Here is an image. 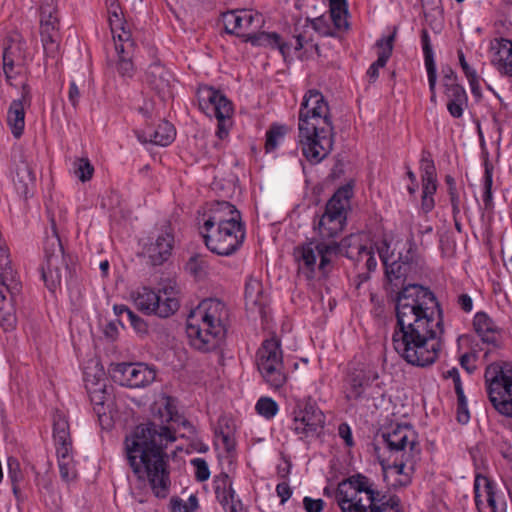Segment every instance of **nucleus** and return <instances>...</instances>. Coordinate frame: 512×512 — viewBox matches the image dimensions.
Returning a JSON list of instances; mask_svg holds the SVG:
<instances>
[{"mask_svg":"<svg viewBox=\"0 0 512 512\" xmlns=\"http://www.w3.org/2000/svg\"><path fill=\"white\" fill-rule=\"evenodd\" d=\"M172 75L159 62H153L146 71V82L159 94L169 91Z\"/></svg>","mask_w":512,"mask_h":512,"instance_id":"obj_32","label":"nucleus"},{"mask_svg":"<svg viewBox=\"0 0 512 512\" xmlns=\"http://www.w3.org/2000/svg\"><path fill=\"white\" fill-rule=\"evenodd\" d=\"M353 194L352 183L349 182L339 187L326 203L324 213L316 221L346 222L347 211L350 208V200L353 197Z\"/></svg>","mask_w":512,"mask_h":512,"instance_id":"obj_21","label":"nucleus"},{"mask_svg":"<svg viewBox=\"0 0 512 512\" xmlns=\"http://www.w3.org/2000/svg\"><path fill=\"white\" fill-rule=\"evenodd\" d=\"M384 268V288L389 297L392 298L400 289L408 285L406 284V276L409 270H407L405 263L395 260L384 265Z\"/></svg>","mask_w":512,"mask_h":512,"instance_id":"obj_28","label":"nucleus"},{"mask_svg":"<svg viewBox=\"0 0 512 512\" xmlns=\"http://www.w3.org/2000/svg\"><path fill=\"white\" fill-rule=\"evenodd\" d=\"M174 232L170 223H165L158 232L142 243L140 256L150 266L163 265L172 255Z\"/></svg>","mask_w":512,"mask_h":512,"instance_id":"obj_14","label":"nucleus"},{"mask_svg":"<svg viewBox=\"0 0 512 512\" xmlns=\"http://www.w3.org/2000/svg\"><path fill=\"white\" fill-rule=\"evenodd\" d=\"M176 136L174 126L168 121H161L156 128H147L137 133V138L142 143H152L159 146H167L173 142Z\"/></svg>","mask_w":512,"mask_h":512,"instance_id":"obj_27","label":"nucleus"},{"mask_svg":"<svg viewBox=\"0 0 512 512\" xmlns=\"http://www.w3.org/2000/svg\"><path fill=\"white\" fill-rule=\"evenodd\" d=\"M445 95L447 96L448 100L456 101V102H463L468 101L467 93L463 86L460 84H451L449 87H446L444 90Z\"/></svg>","mask_w":512,"mask_h":512,"instance_id":"obj_52","label":"nucleus"},{"mask_svg":"<svg viewBox=\"0 0 512 512\" xmlns=\"http://www.w3.org/2000/svg\"><path fill=\"white\" fill-rule=\"evenodd\" d=\"M310 22L312 28L320 35L335 37V32L331 30L327 20L324 17H317Z\"/></svg>","mask_w":512,"mask_h":512,"instance_id":"obj_56","label":"nucleus"},{"mask_svg":"<svg viewBox=\"0 0 512 512\" xmlns=\"http://www.w3.org/2000/svg\"><path fill=\"white\" fill-rule=\"evenodd\" d=\"M51 235H47L43 244L44 260L41 264V275L50 291L60 286L63 272H67L63 246L58 235L56 221L50 217Z\"/></svg>","mask_w":512,"mask_h":512,"instance_id":"obj_8","label":"nucleus"},{"mask_svg":"<svg viewBox=\"0 0 512 512\" xmlns=\"http://www.w3.org/2000/svg\"><path fill=\"white\" fill-rule=\"evenodd\" d=\"M115 315L118 317V323L123 325V316H127V324H129L136 332L145 333L147 332V325L145 321L135 314L126 305H114L113 307Z\"/></svg>","mask_w":512,"mask_h":512,"instance_id":"obj_39","label":"nucleus"},{"mask_svg":"<svg viewBox=\"0 0 512 512\" xmlns=\"http://www.w3.org/2000/svg\"><path fill=\"white\" fill-rule=\"evenodd\" d=\"M360 236L357 234H350L341 241L324 243L321 242L315 248H318L319 264H316V270L318 269L323 275L328 274L332 267L333 262L339 256H345L350 259L354 257L355 251L361 246Z\"/></svg>","mask_w":512,"mask_h":512,"instance_id":"obj_16","label":"nucleus"},{"mask_svg":"<svg viewBox=\"0 0 512 512\" xmlns=\"http://www.w3.org/2000/svg\"><path fill=\"white\" fill-rule=\"evenodd\" d=\"M348 14V5L346 0H330V15Z\"/></svg>","mask_w":512,"mask_h":512,"instance_id":"obj_62","label":"nucleus"},{"mask_svg":"<svg viewBox=\"0 0 512 512\" xmlns=\"http://www.w3.org/2000/svg\"><path fill=\"white\" fill-rule=\"evenodd\" d=\"M199 227L212 228L215 226L245 225L241 213L227 201H214L198 219Z\"/></svg>","mask_w":512,"mask_h":512,"instance_id":"obj_19","label":"nucleus"},{"mask_svg":"<svg viewBox=\"0 0 512 512\" xmlns=\"http://www.w3.org/2000/svg\"><path fill=\"white\" fill-rule=\"evenodd\" d=\"M338 434L344 440L346 446L352 447L354 445L351 428L347 423H341L339 425Z\"/></svg>","mask_w":512,"mask_h":512,"instance_id":"obj_63","label":"nucleus"},{"mask_svg":"<svg viewBox=\"0 0 512 512\" xmlns=\"http://www.w3.org/2000/svg\"><path fill=\"white\" fill-rule=\"evenodd\" d=\"M115 50L118 55L116 69L123 78H132L135 73L133 57L136 49L135 42L131 38L130 31H124L114 36Z\"/></svg>","mask_w":512,"mask_h":512,"instance_id":"obj_22","label":"nucleus"},{"mask_svg":"<svg viewBox=\"0 0 512 512\" xmlns=\"http://www.w3.org/2000/svg\"><path fill=\"white\" fill-rule=\"evenodd\" d=\"M373 250L374 248L372 246L368 247L366 245L361 244V246L358 247V250L355 251L354 257L350 258V260L356 263H360L363 261L365 262V260L367 259V257H369Z\"/></svg>","mask_w":512,"mask_h":512,"instance_id":"obj_64","label":"nucleus"},{"mask_svg":"<svg viewBox=\"0 0 512 512\" xmlns=\"http://www.w3.org/2000/svg\"><path fill=\"white\" fill-rule=\"evenodd\" d=\"M391 300L396 316L392 341L397 353L413 366L434 364L444 333L443 311L435 294L428 287L409 283Z\"/></svg>","mask_w":512,"mask_h":512,"instance_id":"obj_1","label":"nucleus"},{"mask_svg":"<svg viewBox=\"0 0 512 512\" xmlns=\"http://www.w3.org/2000/svg\"><path fill=\"white\" fill-rule=\"evenodd\" d=\"M468 101L456 102L448 100L447 109L450 115L454 118H461L464 112V108L467 106Z\"/></svg>","mask_w":512,"mask_h":512,"instance_id":"obj_60","label":"nucleus"},{"mask_svg":"<svg viewBox=\"0 0 512 512\" xmlns=\"http://www.w3.org/2000/svg\"><path fill=\"white\" fill-rule=\"evenodd\" d=\"M40 36L46 57L56 59L59 55L60 35L40 33Z\"/></svg>","mask_w":512,"mask_h":512,"instance_id":"obj_44","label":"nucleus"},{"mask_svg":"<svg viewBox=\"0 0 512 512\" xmlns=\"http://www.w3.org/2000/svg\"><path fill=\"white\" fill-rule=\"evenodd\" d=\"M191 465L195 468V479L199 482H204L210 477V470L208 464L203 458H194L191 460Z\"/></svg>","mask_w":512,"mask_h":512,"instance_id":"obj_51","label":"nucleus"},{"mask_svg":"<svg viewBox=\"0 0 512 512\" xmlns=\"http://www.w3.org/2000/svg\"><path fill=\"white\" fill-rule=\"evenodd\" d=\"M176 441L175 431L155 422L142 423L125 438V454L133 473L147 478L157 498H166L170 490L168 444Z\"/></svg>","mask_w":512,"mask_h":512,"instance_id":"obj_2","label":"nucleus"},{"mask_svg":"<svg viewBox=\"0 0 512 512\" xmlns=\"http://www.w3.org/2000/svg\"><path fill=\"white\" fill-rule=\"evenodd\" d=\"M443 377L453 380L455 393L457 395V420L459 423L466 424L469 421L470 415L460 379L459 370L456 367H453L450 370L444 372Z\"/></svg>","mask_w":512,"mask_h":512,"instance_id":"obj_34","label":"nucleus"},{"mask_svg":"<svg viewBox=\"0 0 512 512\" xmlns=\"http://www.w3.org/2000/svg\"><path fill=\"white\" fill-rule=\"evenodd\" d=\"M269 303L268 295L264 289L260 290V293H255L252 301L249 299L245 301L246 310L250 313H257L262 320H266L268 312L267 306Z\"/></svg>","mask_w":512,"mask_h":512,"instance_id":"obj_41","label":"nucleus"},{"mask_svg":"<svg viewBox=\"0 0 512 512\" xmlns=\"http://www.w3.org/2000/svg\"><path fill=\"white\" fill-rule=\"evenodd\" d=\"M379 378L377 369L369 364H358L348 370L343 381V393L347 401H359L366 390Z\"/></svg>","mask_w":512,"mask_h":512,"instance_id":"obj_17","label":"nucleus"},{"mask_svg":"<svg viewBox=\"0 0 512 512\" xmlns=\"http://www.w3.org/2000/svg\"><path fill=\"white\" fill-rule=\"evenodd\" d=\"M473 326L477 335L484 343L498 347L500 343V329L495 322L485 313L478 312L474 316Z\"/></svg>","mask_w":512,"mask_h":512,"instance_id":"obj_29","label":"nucleus"},{"mask_svg":"<svg viewBox=\"0 0 512 512\" xmlns=\"http://www.w3.org/2000/svg\"><path fill=\"white\" fill-rule=\"evenodd\" d=\"M8 476L11 480V483L20 482L23 478L21 469H20V463L19 461L14 457L8 458Z\"/></svg>","mask_w":512,"mask_h":512,"instance_id":"obj_57","label":"nucleus"},{"mask_svg":"<svg viewBox=\"0 0 512 512\" xmlns=\"http://www.w3.org/2000/svg\"><path fill=\"white\" fill-rule=\"evenodd\" d=\"M110 374L115 383L128 388L146 387L156 378L154 366L143 362L113 364Z\"/></svg>","mask_w":512,"mask_h":512,"instance_id":"obj_15","label":"nucleus"},{"mask_svg":"<svg viewBox=\"0 0 512 512\" xmlns=\"http://www.w3.org/2000/svg\"><path fill=\"white\" fill-rule=\"evenodd\" d=\"M3 66L8 67V70L11 69L13 65H21V55H20V47L18 44H11L4 48L3 50Z\"/></svg>","mask_w":512,"mask_h":512,"instance_id":"obj_49","label":"nucleus"},{"mask_svg":"<svg viewBox=\"0 0 512 512\" xmlns=\"http://www.w3.org/2000/svg\"><path fill=\"white\" fill-rule=\"evenodd\" d=\"M206 247L219 256H231L242 246L246 230L245 225L199 227Z\"/></svg>","mask_w":512,"mask_h":512,"instance_id":"obj_12","label":"nucleus"},{"mask_svg":"<svg viewBox=\"0 0 512 512\" xmlns=\"http://www.w3.org/2000/svg\"><path fill=\"white\" fill-rule=\"evenodd\" d=\"M214 490L216 498L225 512H238L242 509L243 504L236 497L232 487V480L226 473L218 475L214 481Z\"/></svg>","mask_w":512,"mask_h":512,"instance_id":"obj_23","label":"nucleus"},{"mask_svg":"<svg viewBox=\"0 0 512 512\" xmlns=\"http://www.w3.org/2000/svg\"><path fill=\"white\" fill-rule=\"evenodd\" d=\"M84 381L91 404L93 405V410L99 417H101V415L105 414L104 403L108 395L106 391L104 372L99 370L95 375H93V379H90V374L86 371L84 373Z\"/></svg>","mask_w":512,"mask_h":512,"instance_id":"obj_24","label":"nucleus"},{"mask_svg":"<svg viewBox=\"0 0 512 512\" xmlns=\"http://www.w3.org/2000/svg\"><path fill=\"white\" fill-rule=\"evenodd\" d=\"M254 19L255 16L246 10H242L240 12H228L223 16L225 31L228 34H233L241 38L243 33H240L239 31L250 28Z\"/></svg>","mask_w":512,"mask_h":512,"instance_id":"obj_33","label":"nucleus"},{"mask_svg":"<svg viewBox=\"0 0 512 512\" xmlns=\"http://www.w3.org/2000/svg\"><path fill=\"white\" fill-rule=\"evenodd\" d=\"M334 125L328 102L316 89L308 90L298 113V139L303 156L311 164H318L332 151Z\"/></svg>","mask_w":512,"mask_h":512,"instance_id":"obj_3","label":"nucleus"},{"mask_svg":"<svg viewBox=\"0 0 512 512\" xmlns=\"http://www.w3.org/2000/svg\"><path fill=\"white\" fill-rule=\"evenodd\" d=\"M475 504L481 511L483 504L482 497L485 498L492 512H506V503L498 497L494 491V484L486 477H477L474 483Z\"/></svg>","mask_w":512,"mask_h":512,"instance_id":"obj_25","label":"nucleus"},{"mask_svg":"<svg viewBox=\"0 0 512 512\" xmlns=\"http://www.w3.org/2000/svg\"><path fill=\"white\" fill-rule=\"evenodd\" d=\"M396 37V28L393 33L388 35L387 37H382L377 40L376 46L378 48V58L375 62H373L367 70V75L370 81L374 82L379 76V69L383 68L388 62L389 58L392 55L394 41Z\"/></svg>","mask_w":512,"mask_h":512,"instance_id":"obj_30","label":"nucleus"},{"mask_svg":"<svg viewBox=\"0 0 512 512\" xmlns=\"http://www.w3.org/2000/svg\"><path fill=\"white\" fill-rule=\"evenodd\" d=\"M106 5L108 6V14H109V24L111 28V32L113 37L124 31H127L124 26L121 15V8L117 0H106Z\"/></svg>","mask_w":512,"mask_h":512,"instance_id":"obj_42","label":"nucleus"},{"mask_svg":"<svg viewBox=\"0 0 512 512\" xmlns=\"http://www.w3.org/2000/svg\"><path fill=\"white\" fill-rule=\"evenodd\" d=\"M164 413L160 410L161 417H165L166 422H173L184 428H191V424L188 420L179 415L174 400L171 397H167L164 404Z\"/></svg>","mask_w":512,"mask_h":512,"instance_id":"obj_43","label":"nucleus"},{"mask_svg":"<svg viewBox=\"0 0 512 512\" xmlns=\"http://www.w3.org/2000/svg\"><path fill=\"white\" fill-rule=\"evenodd\" d=\"M324 504L322 499H313L310 497H304L303 499V506L307 512H321Z\"/></svg>","mask_w":512,"mask_h":512,"instance_id":"obj_61","label":"nucleus"},{"mask_svg":"<svg viewBox=\"0 0 512 512\" xmlns=\"http://www.w3.org/2000/svg\"><path fill=\"white\" fill-rule=\"evenodd\" d=\"M229 313L218 299H205L187 318L186 334L196 350L209 352L218 348L227 332Z\"/></svg>","mask_w":512,"mask_h":512,"instance_id":"obj_5","label":"nucleus"},{"mask_svg":"<svg viewBox=\"0 0 512 512\" xmlns=\"http://www.w3.org/2000/svg\"><path fill=\"white\" fill-rule=\"evenodd\" d=\"M215 435L221 441L223 449L230 453L235 449V440L229 432H224L222 428L216 429Z\"/></svg>","mask_w":512,"mask_h":512,"instance_id":"obj_58","label":"nucleus"},{"mask_svg":"<svg viewBox=\"0 0 512 512\" xmlns=\"http://www.w3.org/2000/svg\"><path fill=\"white\" fill-rule=\"evenodd\" d=\"M40 33H49L53 35L59 34V18L58 15L53 16V18L40 17Z\"/></svg>","mask_w":512,"mask_h":512,"instance_id":"obj_54","label":"nucleus"},{"mask_svg":"<svg viewBox=\"0 0 512 512\" xmlns=\"http://www.w3.org/2000/svg\"><path fill=\"white\" fill-rule=\"evenodd\" d=\"M53 439L56 447L60 477L63 481L69 483L76 478L77 474L72 459L73 445L69 423L65 416L60 413L55 414L53 417Z\"/></svg>","mask_w":512,"mask_h":512,"instance_id":"obj_13","label":"nucleus"},{"mask_svg":"<svg viewBox=\"0 0 512 512\" xmlns=\"http://www.w3.org/2000/svg\"><path fill=\"white\" fill-rule=\"evenodd\" d=\"M313 224L314 230L317 231V237L297 247L294 252L298 262V270L307 280L314 279L316 275L318 248H315V246L321 242H334L335 238L344 230L346 222H317L315 218Z\"/></svg>","mask_w":512,"mask_h":512,"instance_id":"obj_6","label":"nucleus"},{"mask_svg":"<svg viewBox=\"0 0 512 512\" xmlns=\"http://www.w3.org/2000/svg\"><path fill=\"white\" fill-rule=\"evenodd\" d=\"M256 365L263 381L272 389L279 390L287 382L288 375L283 363L281 341L276 337L265 339L256 352Z\"/></svg>","mask_w":512,"mask_h":512,"instance_id":"obj_7","label":"nucleus"},{"mask_svg":"<svg viewBox=\"0 0 512 512\" xmlns=\"http://www.w3.org/2000/svg\"><path fill=\"white\" fill-rule=\"evenodd\" d=\"M421 43L424 54V62L426 70H430L431 74L433 70L436 69V63L434 60V53L431 45V40L427 29H422L421 31Z\"/></svg>","mask_w":512,"mask_h":512,"instance_id":"obj_46","label":"nucleus"},{"mask_svg":"<svg viewBox=\"0 0 512 512\" xmlns=\"http://www.w3.org/2000/svg\"><path fill=\"white\" fill-rule=\"evenodd\" d=\"M74 174L81 182L89 181L94 174V167L86 157L76 158L73 162Z\"/></svg>","mask_w":512,"mask_h":512,"instance_id":"obj_45","label":"nucleus"},{"mask_svg":"<svg viewBox=\"0 0 512 512\" xmlns=\"http://www.w3.org/2000/svg\"><path fill=\"white\" fill-rule=\"evenodd\" d=\"M291 128L285 124L272 123L266 131L265 152H274Z\"/></svg>","mask_w":512,"mask_h":512,"instance_id":"obj_38","label":"nucleus"},{"mask_svg":"<svg viewBox=\"0 0 512 512\" xmlns=\"http://www.w3.org/2000/svg\"><path fill=\"white\" fill-rule=\"evenodd\" d=\"M199 108L209 117L217 120L231 118L233 114L232 102L219 90L203 86L198 91Z\"/></svg>","mask_w":512,"mask_h":512,"instance_id":"obj_20","label":"nucleus"},{"mask_svg":"<svg viewBox=\"0 0 512 512\" xmlns=\"http://www.w3.org/2000/svg\"><path fill=\"white\" fill-rule=\"evenodd\" d=\"M335 500L342 512H402L397 495L378 490L373 480L360 473L338 484Z\"/></svg>","mask_w":512,"mask_h":512,"instance_id":"obj_4","label":"nucleus"},{"mask_svg":"<svg viewBox=\"0 0 512 512\" xmlns=\"http://www.w3.org/2000/svg\"><path fill=\"white\" fill-rule=\"evenodd\" d=\"M257 413L266 419H272L278 412L279 407L276 401L270 397H261L256 405Z\"/></svg>","mask_w":512,"mask_h":512,"instance_id":"obj_47","label":"nucleus"},{"mask_svg":"<svg viewBox=\"0 0 512 512\" xmlns=\"http://www.w3.org/2000/svg\"><path fill=\"white\" fill-rule=\"evenodd\" d=\"M241 38L244 42H249L256 47H269L276 49L279 46L280 35L276 32H258L242 34Z\"/></svg>","mask_w":512,"mask_h":512,"instance_id":"obj_40","label":"nucleus"},{"mask_svg":"<svg viewBox=\"0 0 512 512\" xmlns=\"http://www.w3.org/2000/svg\"><path fill=\"white\" fill-rule=\"evenodd\" d=\"M422 194L434 196L437 190V174L430 152L423 151L420 160Z\"/></svg>","mask_w":512,"mask_h":512,"instance_id":"obj_31","label":"nucleus"},{"mask_svg":"<svg viewBox=\"0 0 512 512\" xmlns=\"http://www.w3.org/2000/svg\"><path fill=\"white\" fill-rule=\"evenodd\" d=\"M490 364L484 374L487 393L493 407L502 415L512 417V368Z\"/></svg>","mask_w":512,"mask_h":512,"instance_id":"obj_9","label":"nucleus"},{"mask_svg":"<svg viewBox=\"0 0 512 512\" xmlns=\"http://www.w3.org/2000/svg\"><path fill=\"white\" fill-rule=\"evenodd\" d=\"M30 99V88L26 83H23L21 99L12 101L7 114V123L15 138H20L23 134L25 126L24 103H29Z\"/></svg>","mask_w":512,"mask_h":512,"instance_id":"obj_26","label":"nucleus"},{"mask_svg":"<svg viewBox=\"0 0 512 512\" xmlns=\"http://www.w3.org/2000/svg\"><path fill=\"white\" fill-rule=\"evenodd\" d=\"M383 441L391 452H402L407 461L420 454L415 431L409 425L396 424L382 433Z\"/></svg>","mask_w":512,"mask_h":512,"instance_id":"obj_18","label":"nucleus"},{"mask_svg":"<svg viewBox=\"0 0 512 512\" xmlns=\"http://www.w3.org/2000/svg\"><path fill=\"white\" fill-rule=\"evenodd\" d=\"M177 295L178 292L171 286H166L158 291L144 286L138 288L132 294V298L135 306L142 313L168 318L175 314L180 307Z\"/></svg>","mask_w":512,"mask_h":512,"instance_id":"obj_10","label":"nucleus"},{"mask_svg":"<svg viewBox=\"0 0 512 512\" xmlns=\"http://www.w3.org/2000/svg\"><path fill=\"white\" fill-rule=\"evenodd\" d=\"M291 416L290 429L302 441L318 436L325 426L326 417L324 413L310 397L298 400Z\"/></svg>","mask_w":512,"mask_h":512,"instance_id":"obj_11","label":"nucleus"},{"mask_svg":"<svg viewBox=\"0 0 512 512\" xmlns=\"http://www.w3.org/2000/svg\"><path fill=\"white\" fill-rule=\"evenodd\" d=\"M35 181V173L29 164L24 163L17 168L14 185L19 195L27 198L35 186Z\"/></svg>","mask_w":512,"mask_h":512,"instance_id":"obj_35","label":"nucleus"},{"mask_svg":"<svg viewBox=\"0 0 512 512\" xmlns=\"http://www.w3.org/2000/svg\"><path fill=\"white\" fill-rule=\"evenodd\" d=\"M493 61L502 73L512 76V41L501 40Z\"/></svg>","mask_w":512,"mask_h":512,"instance_id":"obj_37","label":"nucleus"},{"mask_svg":"<svg viewBox=\"0 0 512 512\" xmlns=\"http://www.w3.org/2000/svg\"><path fill=\"white\" fill-rule=\"evenodd\" d=\"M375 247L383 265L389 263V259L393 254L390 251V242L387 239H382L381 241L375 244Z\"/></svg>","mask_w":512,"mask_h":512,"instance_id":"obj_59","label":"nucleus"},{"mask_svg":"<svg viewBox=\"0 0 512 512\" xmlns=\"http://www.w3.org/2000/svg\"><path fill=\"white\" fill-rule=\"evenodd\" d=\"M208 262L202 255L196 254L190 257L186 264V269L195 277H201L206 273Z\"/></svg>","mask_w":512,"mask_h":512,"instance_id":"obj_48","label":"nucleus"},{"mask_svg":"<svg viewBox=\"0 0 512 512\" xmlns=\"http://www.w3.org/2000/svg\"><path fill=\"white\" fill-rule=\"evenodd\" d=\"M0 251L2 256H5V262L0 263V292L1 294H14L18 293L20 290V284L15 282L12 277L10 278L11 283L9 284L7 281L9 280V276H12V269L10 267V261L8 259V254L5 249L0 246Z\"/></svg>","mask_w":512,"mask_h":512,"instance_id":"obj_36","label":"nucleus"},{"mask_svg":"<svg viewBox=\"0 0 512 512\" xmlns=\"http://www.w3.org/2000/svg\"><path fill=\"white\" fill-rule=\"evenodd\" d=\"M261 289H263L262 282L254 277H249L245 283V290H244L245 301H247L249 299V301L251 302L255 293H260Z\"/></svg>","mask_w":512,"mask_h":512,"instance_id":"obj_55","label":"nucleus"},{"mask_svg":"<svg viewBox=\"0 0 512 512\" xmlns=\"http://www.w3.org/2000/svg\"><path fill=\"white\" fill-rule=\"evenodd\" d=\"M40 17L44 19L53 18L58 15V6L56 0H38Z\"/></svg>","mask_w":512,"mask_h":512,"instance_id":"obj_53","label":"nucleus"},{"mask_svg":"<svg viewBox=\"0 0 512 512\" xmlns=\"http://www.w3.org/2000/svg\"><path fill=\"white\" fill-rule=\"evenodd\" d=\"M492 167L489 166L488 163L485 165V173H484V192H483V202L486 208H490L492 205V184H493V173Z\"/></svg>","mask_w":512,"mask_h":512,"instance_id":"obj_50","label":"nucleus"}]
</instances>
